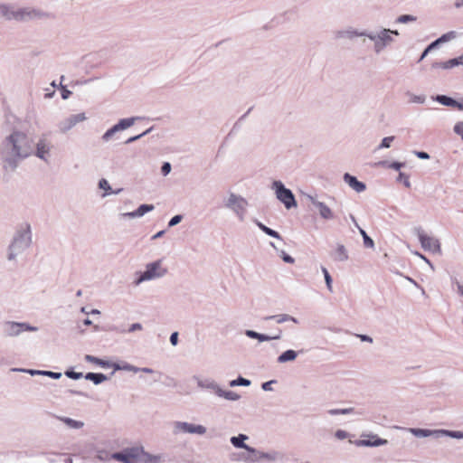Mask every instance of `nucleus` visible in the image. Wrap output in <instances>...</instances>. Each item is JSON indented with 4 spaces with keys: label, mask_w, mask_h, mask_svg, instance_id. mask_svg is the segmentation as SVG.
<instances>
[{
    "label": "nucleus",
    "mask_w": 463,
    "mask_h": 463,
    "mask_svg": "<svg viewBox=\"0 0 463 463\" xmlns=\"http://www.w3.org/2000/svg\"><path fill=\"white\" fill-rule=\"evenodd\" d=\"M250 437L246 434L240 433L237 436L230 438V442L235 449H242V451L233 452L230 455V458L234 462L242 463H283L286 460L284 452L279 449H258L247 444Z\"/></svg>",
    "instance_id": "obj_1"
},
{
    "label": "nucleus",
    "mask_w": 463,
    "mask_h": 463,
    "mask_svg": "<svg viewBox=\"0 0 463 463\" xmlns=\"http://www.w3.org/2000/svg\"><path fill=\"white\" fill-rule=\"evenodd\" d=\"M33 140L28 134L14 130L3 140L0 153L5 164L14 169L21 161L33 156Z\"/></svg>",
    "instance_id": "obj_2"
},
{
    "label": "nucleus",
    "mask_w": 463,
    "mask_h": 463,
    "mask_svg": "<svg viewBox=\"0 0 463 463\" xmlns=\"http://www.w3.org/2000/svg\"><path fill=\"white\" fill-rule=\"evenodd\" d=\"M33 245V229L27 222H22L15 228L12 238L5 249V260L12 265H16L20 259Z\"/></svg>",
    "instance_id": "obj_3"
},
{
    "label": "nucleus",
    "mask_w": 463,
    "mask_h": 463,
    "mask_svg": "<svg viewBox=\"0 0 463 463\" xmlns=\"http://www.w3.org/2000/svg\"><path fill=\"white\" fill-rule=\"evenodd\" d=\"M399 35L397 30L377 27L368 31L367 38L372 43L373 52L376 55L383 53L395 43V36Z\"/></svg>",
    "instance_id": "obj_4"
},
{
    "label": "nucleus",
    "mask_w": 463,
    "mask_h": 463,
    "mask_svg": "<svg viewBox=\"0 0 463 463\" xmlns=\"http://www.w3.org/2000/svg\"><path fill=\"white\" fill-rule=\"evenodd\" d=\"M194 380L196 382L198 388L211 391L218 398H222L230 402H237L241 399L240 394L233 391L223 389L215 380L212 378L194 376Z\"/></svg>",
    "instance_id": "obj_5"
},
{
    "label": "nucleus",
    "mask_w": 463,
    "mask_h": 463,
    "mask_svg": "<svg viewBox=\"0 0 463 463\" xmlns=\"http://www.w3.org/2000/svg\"><path fill=\"white\" fill-rule=\"evenodd\" d=\"M167 273L166 267L164 266L162 260L149 262L146 265L145 270L137 274L135 285L138 286L144 282L158 279Z\"/></svg>",
    "instance_id": "obj_6"
},
{
    "label": "nucleus",
    "mask_w": 463,
    "mask_h": 463,
    "mask_svg": "<svg viewBox=\"0 0 463 463\" xmlns=\"http://www.w3.org/2000/svg\"><path fill=\"white\" fill-rule=\"evenodd\" d=\"M224 206L234 213L238 221H245L249 206V202L246 198L231 192L224 200Z\"/></svg>",
    "instance_id": "obj_7"
},
{
    "label": "nucleus",
    "mask_w": 463,
    "mask_h": 463,
    "mask_svg": "<svg viewBox=\"0 0 463 463\" xmlns=\"http://www.w3.org/2000/svg\"><path fill=\"white\" fill-rule=\"evenodd\" d=\"M33 146L34 152L33 156H35L45 164H49L52 160L54 147L52 140L46 135H42L39 137L36 143H33Z\"/></svg>",
    "instance_id": "obj_8"
},
{
    "label": "nucleus",
    "mask_w": 463,
    "mask_h": 463,
    "mask_svg": "<svg viewBox=\"0 0 463 463\" xmlns=\"http://www.w3.org/2000/svg\"><path fill=\"white\" fill-rule=\"evenodd\" d=\"M276 198L284 204L286 209L297 207V202L291 190L285 187L281 181H274L271 184Z\"/></svg>",
    "instance_id": "obj_9"
},
{
    "label": "nucleus",
    "mask_w": 463,
    "mask_h": 463,
    "mask_svg": "<svg viewBox=\"0 0 463 463\" xmlns=\"http://www.w3.org/2000/svg\"><path fill=\"white\" fill-rule=\"evenodd\" d=\"M39 328L27 322L7 320L3 324V332L5 336L17 337L24 332H37Z\"/></svg>",
    "instance_id": "obj_10"
},
{
    "label": "nucleus",
    "mask_w": 463,
    "mask_h": 463,
    "mask_svg": "<svg viewBox=\"0 0 463 463\" xmlns=\"http://www.w3.org/2000/svg\"><path fill=\"white\" fill-rule=\"evenodd\" d=\"M173 432L175 435L190 434L204 436L207 433V428L202 424L176 420L173 423Z\"/></svg>",
    "instance_id": "obj_11"
},
{
    "label": "nucleus",
    "mask_w": 463,
    "mask_h": 463,
    "mask_svg": "<svg viewBox=\"0 0 463 463\" xmlns=\"http://www.w3.org/2000/svg\"><path fill=\"white\" fill-rule=\"evenodd\" d=\"M32 13L27 8H18L13 5L0 4V15L6 20L23 21L31 17Z\"/></svg>",
    "instance_id": "obj_12"
},
{
    "label": "nucleus",
    "mask_w": 463,
    "mask_h": 463,
    "mask_svg": "<svg viewBox=\"0 0 463 463\" xmlns=\"http://www.w3.org/2000/svg\"><path fill=\"white\" fill-rule=\"evenodd\" d=\"M306 199L317 211L321 219L325 221H332L335 218V213L326 203L318 200L317 195L307 194Z\"/></svg>",
    "instance_id": "obj_13"
},
{
    "label": "nucleus",
    "mask_w": 463,
    "mask_h": 463,
    "mask_svg": "<svg viewBox=\"0 0 463 463\" xmlns=\"http://www.w3.org/2000/svg\"><path fill=\"white\" fill-rule=\"evenodd\" d=\"M139 451H141V445L128 447L120 452L112 454V459L121 463H137L139 458Z\"/></svg>",
    "instance_id": "obj_14"
},
{
    "label": "nucleus",
    "mask_w": 463,
    "mask_h": 463,
    "mask_svg": "<svg viewBox=\"0 0 463 463\" xmlns=\"http://www.w3.org/2000/svg\"><path fill=\"white\" fill-rule=\"evenodd\" d=\"M87 119V116L84 112L78 114H71L62 120L58 125V130L61 134H66L71 130L77 124L83 122Z\"/></svg>",
    "instance_id": "obj_15"
},
{
    "label": "nucleus",
    "mask_w": 463,
    "mask_h": 463,
    "mask_svg": "<svg viewBox=\"0 0 463 463\" xmlns=\"http://www.w3.org/2000/svg\"><path fill=\"white\" fill-rule=\"evenodd\" d=\"M137 118H135V117H132V118H121L116 125H114L113 127H111L110 128H109L101 137V139L103 140V142H109V140H111V138L113 137V136L119 132V131H123V130H126L128 128H129L130 127H132L135 122L137 121Z\"/></svg>",
    "instance_id": "obj_16"
},
{
    "label": "nucleus",
    "mask_w": 463,
    "mask_h": 463,
    "mask_svg": "<svg viewBox=\"0 0 463 463\" xmlns=\"http://www.w3.org/2000/svg\"><path fill=\"white\" fill-rule=\"evenodd\" d=\"M418 239L424 250L439 254L441 252L440 242L437 238L430 236L424 232H420Z\"/></svg>",
    "instance_id": "obj_17"
},
{
    "label": "nucleus",
    "mask_w": 463,
    "mask_h": 463,
    "mask_svg": "<svg viewBox=\"0 0 463 463\" xmlns=\"http://www.w3.org/2000/svg\"><path fill=\"white\" fill-rule=\"evenodd\" d=\"M362 437L364 439H357L354 442L356 447H380L388 443L387 439H382L373 433H364Z\"/></svg>",
    "instance_id": "obj_18"
},
{
    "label": "nucleus",
    "mask_w": 463,
    "mask_h": 463,
    "mask_svg": "<svg viewBox=\"0 0 463 463\" xmlns=\"http://www.w3.org/2000/svg\"><path fill=\"white\" fill-rule=\"evenodd\" d=\"M368 31L366 30H359L354 27H347L344 30H340L336 33L337 39H347L354 40L355 38L366 37L367 38Z\"/></svg>",
    "instance_id": "obj_19"
},
{
    "label": "nucleus",
    "mask_w": 463,
    "mask_h": 463,
    "mask_svg": "<svg viewBox=\"0 0 463 463\" xmlns=\"http://www.w3.org/2000/svg\"><path fill=\"white\" fill-rule=\"evenodd\" d=\"M406 430L417 438H430V437H432L434 439L440 438V430L409 428V429H406Z\"/></svg>",
    "instance_id": "obj_20"
},
{
    "label": "nucleus",
    "mask_w": 463,
    "mask_h": 463,
    "mask_svg": "<svg viewBox=\"0 0 463 463\" xmlns=\"http://www.w3.org/2000/svg\"><path fill=\"white\" fill-rule=\"evenodd\" d=\"M155 209L153 204H141L136 211L123 213L120 214L122 219L129 218H140L144 216L146 213L152 212Z\"/></svg>",
    "instance_id": "obj_21"
},
{
    "label": "nucleus",
    "mask_w": 463,
    "mask_h": 463,
    "mask_svg": "<svg viewBox=\"0 0 463 463\" xmlns=\"http://www.w3.org/2000/svg\"><path fill=\"white\" fill-rule=\"evenodd\" d=\"M343 179L345 183L356 193H363L366 189L364 183L360 182L355 176L348 173L344 175Z\"/></svg>",
    "instance_id": "obj_22"
},
{
    "label": "nucleus",
    "mask_w": 463,
    "mask_h": 463,
    "mask_svg": "<svg viewBox=\"0 0 463 463\" xmlns=\"http://www.w3.org/2000/svg\"><path fill=\"white\" fill-rule=\"evenodd\" d=\"M164 461V458L160 454H151L145 450L144 447L141 445V451H139V458L138 462L140 463H162Z\"/></svg>",
    "instance_id": "obj_23"
},
{
    "label": "nucleus",
    "mask_w": 463,
    "mask_h": 463,
    "mask_svg": "<svg viewBox=\"0 0 463 463\" xmlns=\"http://www.w3.org/2000/svg\"><path fill=\"white\" fill-rule=\"evenodd\" d=\"M245 335L251 339H257L260 343L269 342L271 340H278L280 338V335H269L261 333H258L256 331L247 329L244 332Z\"/></svg>",
    "instance_id": "obj_24"
},
{
    "label": "nucleus",
    "mask_w": 463,
    "mask_h": 463,
    "mask_svg": "<svg viewBox=\"0 0 463 463\" xmlns=\"http://www.w3.org/2000/svg\"><path fill=\"white\" fill-rule=\"evenodd\" d=\"M332 257L335 261L344 262L348 260L349 255L346 248L343 244H337L332 252Z\"/></svg>",
    "instance_id": "obj_25"
},
{
    "label": "nucleus",
    "mask_w": 463,
    "mask_h": 463,
    "mask_svg": "<svg viewBox=\"0 0 463 463\" xmlns=\"http://www.w3.org/2000/svg\"><path fill=\"white\" fill-rule=\"evenodd\" d=\"M58 420L64 423L69 429L80 430L84 427V422L65 416H57Z\"/></svg>",
    "instance_id": "obj_26"
},
{
    "label": "nucleus",
    "mask_w": 463,
    "mask_h": 463,
    "mask_svg": "<svg viewBox=\"0 0 463 463\" xmlns=\"http://www.w3.org/2000/svg\"><path fill=\"white\" fill-rule=\"evenodd\" d=\"M298 355V352L293 350V349H288L281 353L278 358L277 363L278 364H286L288 362H294Z\"/></svg>",
    "instance_id": "obj_27"
},
{
    "label": "nucleus",
    "mask_w": 463,
    "mask_h": 463,
    "mask_svg": "<svg viewBox=\"0 0 463 463\" xmlns=\"http://www.w3.org/2000/svg\"><path fill=\"white\" fill-rule=\"evenodd\" d=\"M99 188L104 190V194H102V197H106L110 194H118L122 191V188H118V189L113 191L109 181L104 178H102L99 181Z\"/></svg>",
    "instance_id": "obj_28"
},
{
    "label": "nucleus",
    "mask_w": 463,
    "mask_h": 463,
    "mask_svg": "<svg viewBox=\"0 0 463 463\" xmlns=\"http://www.w3.org/2000/svg\"><path fill=\"white\" fill-rule=\"evenodd\" d=\"M253 222L267 235H269L272 238H275V239L281 240V236L279 235V233L278 232L269 228L268 226L264 225L262 222H260V221H258L256 219Z\"/></svg>",
    "instance_id": "obj_29"
},
{
    "label": "nucleus",
    "mask_w": 463,
    "mask_h": 463,
    "mask_svg": "<svg viewBox=\"0 0 463 463\" xmlns=\"http://www.w3.org/2000/svg\"><path fill=\"white\" fill-rule=\"evenodd\" d=\"M269 318L275 320L277 324H283V323H286L288 321H291L295 324H298V320L296 317H294L290 315H288V314H280V315L271 316Z\"/></svg>",
    "instance_id": "obj_30"
},
{
    "label": "nucleus",
    "mask_w": 463,
    "mask_h": 463,
    "mask_svg": "<svg viewBox=\"0 0 463 463\" xmlns=\"http://www.w3.org/2000/svg\"><path fill=\"white\" fill-rule=\"evenodd\" d=\"M84 377L86 380L91 381L96 385L100 384L108 379L105 374L97 373H88Z\"/></svg>",
    "instance_id": "obj_31"
},
{
    "label": "nucleus",
    "mask_w": 463,
    "mask_h": 463,
    "mask_svg": "<svg viewBox=\"0 0 463 463\" xmlns=\"http://www.w3.org/2000/svg\"><path fill=\"white\" fill-rule=\"evenodd\" d=\"M84 359H85V361H87L89 363H92V364H98L99 366H100L102 368H109L111 366V363L110 362L99 359V358L95 357V356L90 355V354H86Z\"/></svg>",
    "instance_id": "obj_32"
},
{
    "label": "nucleus",
    "mask_w": 463,
    "mask_h": 463,
    "mask_svg": "<svg viewBox=\"0 0 463 463\" xmlns=\"http://www.w3.org/2000/svg\"><path fill=\"white\" fill-rule=\"evenodd\" d=\"M406 96L408 100L412 104H424L426 101V96L423 94H414L412 92H407Z\"/></svg>",
    "instance_id": "obj_33"
},
{
    "label": "nucleus",
    "mask_w": 463,
    "mask_h": 463,
    "mask_svg": "<svg viewBox=\"0 0 463 463\" xmlns=\"http://www.w3.org/2000/svg\"><path fill=\"white\" fill-rule=\"evenodd\" d=\"M433 99L438 101L441 105L448 107H452L453 105L457 104V100L445 95H437L436 97L433 98Z\"/></svg>",
    "instance_id": "obj_34"
},
{
    "label": "nucleus",
    "mask_w": 463,
    "mask_h": 463,
    "mask_svg": "<svg viewBox=\"0 0 463 463\" xmlns=\"http://www.w3.org/2000/svg\"><path fill=\"white\" fill-rule=\"evenodd\" d=\"M354 408L330 409L327 411V414H329L331 416L348 415V414H354Z\"/></svg>",
    "instance_id": "obj_35"
},
{
    "label": "nucleus",
    "mask_w": 463,
    "mask_h": 463,
    "mask_svg": "<svg viewBox=\"0 0 463 463\" xmlns=\"http://www.w3.org/2000/svg\"><path fill=\"white\" fill-rule=\"evenodd\" d=\"M442 437H449L453 439H463L462 431H455V430H440V438Z\"/></svg>",
    "instance_id": "obj_36"
},
{
    "label": "nucleus",
    "mask_w": 463,
    "mask_h": 463,
    "mask_svg": "<svg viewBox=\"0 0 463 463\" xmlns=\"http://www.w3.org/2000/svg\"><path fill=\"white\" fill-rule=\"evenodd\" d=\"M13 372H22V373H29L30 375L32 376H35V375H43V376H45V373H46V371H43V370H34V369H23V368H13L12 369Z\"/></svg>",
    "instance_id": "obj_37"
},
{
    "label": "nucleus",
    "mask_w": 463,
    "mask_h": 463,
    "mask_svg": "<svg viewBox=\"0 0 463 463\" xmlns=\"http://www.w3.org/2000/svg\"><path fill=\"white\" fill-rule=\"evenodd\" d=\"M229 385L231 387H236V386H250V381L246 379V378H243L241 376L238 377L237 379L235 380H232L230 383H229Z\"/></svg>",
    "instance_id": "obj_38"
},
{
    "label": "nucleus",
    "mask_w": 463,
    "mask_h": 463,
    "mask_svg": "<svg viewBox=\"0 0 463 463\" xmlns=\"http://www.w3.org/2000/svg\"><path fill=\"white\" fill-rule=\"evenodd\" d=\"M359 232L360 234L362 235L363 237V241H364V247L366 248H370V249H373L374 247V242L367 235V233L365 232V231L362 228H359Z\"/></svg>",
    "instance_id": "obj_39"
},
{
    "label": "nucleus",
    "mask_w": 463,
    "mask_h": 463,
    "mask_svg": "<svg viewBox=\"0 0 463 463\" xmlns=\"http://www.w3.org/2000/svg\"><path fill=\"white\" fill-rule=\"evenodd\" d=\"M321 270L324 275L327 289L330 292H333V279H332L331 275L329 274L328 270L325 267H322Z\"/></svg>",
    "instance_id": "obj_40"
},
{
    "label": "nucleus",
    "mask_w": 463,
    "mask_h": 463,
    "mask_svg": "<svg viewBox=\"0 0 463 463\" xmlns=\"http://www.w3.org/2000/svg\"><path fill=\"white\" fill-rule=\"evenodd\" d=\"M96 458L100 461L108 462L112 459V454H109L105 449H98L96 452Z\"/></svg>",
    "instance_id": "obj_41"
},
{
    "label": "nucleus",
    "mask_w": 463,
    "mask_h": 463,
    "mask_svg": "<svg viewBox=\"0 0 463 463\" xmlns=\"http://www.w3.org/2000/svg\"><path fill=\"white\" fill-rule=\"evenodd\" d=\"M457 37V33L454 31L448 32L442 34L439 38H438L439 42L441 43L449 42Z\"/></svg>",
    "instance_id": "obj_42"
},
{
    "label": "nucleus",
    "mask_w": 463,
    "mask_h": 463,
    "mask_svg": "<svg viewBox=\"0 0 463 463\" xmlns=\"http://www.w3.org/2000/svg\"><path fill=\"white\" fill-rule=\"evenodd\" d=\"M415 21L416 17L411 14H402L396 19V22L399 24H408Z\"/></svg>",
    "instance_id": "obj_43"
},
{
    "label": "nucleus",
    "mask_w": 463,
    "mask_h": 463,
    "mask_svg": "<svg viewBox=\"0 0 463 463\" xmlns=\"http://www.w3.org/2000/svg\"><path fill=\"white\" fill-rule=\"evenodd\" d=\"M394 140V137H386L383 138L381 144L377 146V150L383 149V148H389L392 145V142Z\"/></svg>",
    "instance_id": "obj_44"
},
{
    "label": "nucleus",
    "mask_w": 463,
    "mask_h": 463,
    "mask_svg": "<svg viewBox=\"0 0 463 463\" xmlns=\"http://www.w3.org/2000/svg\"><path fill=\"white\" fill-rule=\"evenodd\" d=\"M64 374L68 377V378H71V379H73V380H78V379H80L83 377V374L82 373H76V372H73V371H71V370H67Z\"/></svg>",
    "instance_id": "obj_45"
},
{
    "label": "nucleus",
    "mask_w": 463,
    "mask_h": 463,
    "mask_svg": "<svg viewBox=\"0 0 463 463\" xmlns=\"http://www.w3.org/2000/svg\"><path fill=\"white\" fill-rule=\"evenodd\" d=\"M121 368H122V371L132 372V373H138L139 372V367H137V366L132 365V364H128V363H124L122 364Z\"/></svg>",
    "instance_id": "obj_46"
},
{
    "label": "nucleus",
    "mask_w": 463,
    "mask_h": 463,
    "mask_svg": "<svg viewBox=\"0 0 463 463\" xmlns=\"http://www.w3.org/2000/svg\"><path fill=\"white\" fill-rule=\"evenodd\" d=\"M453 130L463 140V121H459V122L456 123L453 128Z\"/></svg>",
    "instance_id": "obj_47"
},
{
    "label": "nucleus",
    "mask_w": 463,
    "mask_h": 463,
    "mask_svg": "<svg viewBox=\"0 0 463 463\" xmlns=\"http://www.w3.org/2000/svg\"><path fill=\"white\" fill-rule=\"evenodd\" d=\"M335 437L337 439H340V440H343V439H345L349 437V433L344 430H337L335 432Z\"/></svg>",
    "instance_id": "obj_48"
},
{
    "label": "nucleus",
    "mask_w": 463,
    "mask_h": 463,
    "mask_svg": "<svg viewBox=\"0 0 463 463\" xmlns=\"http://www.w3.org/2000/svg\"><path fill=\"white\" fill-rule=\"evenodd\" d=\"M183 220V216L180 214L175 215L168 222V227H174L177 225Z\"/></svg>",
    "instance_id": "obj_49"
},
{
    "label": "nucleus",
    "mask_w": 463,
    "mask_h": 463,
    "mask_svg": "<svg viewBox=\"0 0 463 463\" xmlns=\"http://www.w3.org/2000/svg\"><path fill=\"white\" fill-rule=\"evenodd\" d=\"M280 257L286 263L293 264L295 262L294 258L286 253L284 250L280 251Z\"/></svg>",
    "instance_id": "obj_50"
},
{
    "label": "nucleus",
    "mask_w": 463,
    "mask_h": 463,
    "mask_svg": "<svg viewBox=\"0 0 463 463\" xmlns=\"http://www.w3.org/2000/svg\"><path fill=\"white\" fill-rule=\"evenodd\" d=\"M443 70H449V69H451L453 67H456V66H458V63H457V60L454 58V59H450L447 61H444V64H443Z\"/></svg>",
    "instance_id": "obj_51"
},
{
    "label": "nucleus",
    "mask_w": 463,
    "mask_h": 463,
    "mask_svg": "<svg viewBox=\"0 0 463 463\" xmlns=\"http://www.w3.org/2000/svg\"><path fill=\"white\" fill-rule=\"evenodd\" d=\"M171 172V165L168 162L163 164L161 167V173L163 175H167Z\"/></svg>",
    "instance_id": "obj_52"
},
{
    "label": "nucleus",
    "mask_w": 463,
    "mask_h": 463,
    "mask_svg": "<svg viewBox=\"0 0 463 463\" xmlns=\"http://www.w3.org/2000/svg\"><path fill=\"white\" fill-rule=\"evenodd\" d=\"M142 329L143 326L140 323H134L129 326L128 332L131 333L135 331H141Z\"/></svg>",
    "instance_id": "obj_53"
},
{
    "label": "nucleus",
    "mask_w": 463,
    "mask_h": 463,
    "mask_svg": "<svg viewBox=\"0 0 463 463\" xmlns=\"http://www.w3.org/2000/svg\"><path fill=\"white\" fill-rule=\"evenodd\" d=\"M45 376L57 380L61 377V373L52 371H46Z\"/></svg>",
    "instance_id": "obj_54"
},
{
    "label": "nucleus",
    "mask_w": 463,
    "mask_h": 463,
    "mask_svg": "<svg viewBox=\"0 0 463 463\" xmlns=\"http://www.w3.org/2000/svg\"><path fill=\"white\" fill-rule=\"evenodd\" d=\"M275 383V381L271 380V381H269V382H266L264 383H262L261 385V388L262 390L266 391V392H270L272 391V387L271 385Z\"/></svg>",
    "instance_id": "obj_55"
},
{
    "label": "nucleus",
    "mask_w": 463,
    "mask_h": 463,
    "mask_svg": "<svg viewBox=\"0 0 463 463\" xmlns=\"http://www.w3.org/2000/svg\"><path fill=\"white\" fill-rule=\"evenodd\" d=\"M149 132V129L143 132L142 134H139L137 136H135V137H129L127 141H126V144H130L137 139H139L141 137L145 136L146 134H147Z\"/></svg>",
    "instance_id": "obj_56"
},
{
    "label": "nucleus",
    "mask_w": 463,
    "mask_h": 463,
    "mask_svg": "<svg viewBox=\"0 0 463 463\" xmlns=\"http://www.w3.org/2000/svg\"><path fill=\"white\" fill-rule=\"evenodd\" d=\"M44 91H45V93H44V97H45L46 99H52V98L54 96V94H55V90H53V89H52V88H50V87H49V88H46V89L44 90Z\"/></svg>",
    "instance_id": "obj_57"
},
{
    "label": "nucleus",
    "mask_w": 463,
    "mask_h": 463,
    "mask_svg": "<svg viewBox=\"0 0 463 463\" xmlns=\"http://www.w3.org/2000/svg\"><path fill=\"white\" fill-rule=\"evenodd\" d=\"M403 163L392 162L389 165V167L396 171H399L402 167H403Z\"/></svg>",
    "instance_id": "obj_58"
},
{
    "label": "nucleus",
    "mask_w": 463,
    "mask_h": 463,
    "mask_svg": "<svg viewBox=\"0 0 463 463\" xmlns=\"http://www.w3.org/2000/svg\"><path fill=\"white\" fill-rule=\"evenodd\" d=\"M399 180H402V181H403V183H404V185H405L406 187H410L411 183H410V181H409L408 176H406L404 174L400 173Z\"/></svg>",
    "instance_id": "obj_59"
},
{
    "label": "nucleus",
    "mask_w": 463,
    "mask_h": 463,
    "mask_svg": "<svg viewBox=\"0 0 463 463\" xmlns=\"http://www.w3.org/2000/svg\"><path fill=\"white\" fill-rule=\"evenodd\" d=\"M170 343L173 345H176L177 343H178V333L177 332H174L171 335H170Z\"/></svg>",
    "instance_id": "obj_60"
},
{
    "label": "nucleus",
    "mask_w": 463,
    "mask_h": 463,
    "mask_svg": "<svg viewBox=\"0 0 463 463\" xmlns=\"http://www.w3.org/2000/svg\"><path fill=\"white\" fill-rule=\"evenodd\" d=\"M414 254L416 256H418L419 258H420L421 260H423L426 263H428L432 269H434L432 263L424 255H422L421 253H420L418 251L414 252Z\"/></svg>",
    "instance_id": "obj_61"
},
{
    "label": "nucleus",
    "mask_w": 463,
    "mask_h": 463,
    "mask_svg": "<svg viewBox=\"0 0 463 463\" xmlns=\"http://www.w3.org/2000/svg\"><path fill=\"white\" fill-rule=\"evenodd\" d=\"M415 155L417 157H419L420 159H429L430 158V155L426 152L417 151V152H415Z\"/></svg>",
    "instance_id": "obj_62"
},
{
    "label": "nucleus",
    "mask_w": 463,
    "mask_h": 463,
    "mask_svg": "<svg viewBox=\"0 0 463 463\" xmlns=\"http://www.w3.org/2000/svg\"><path fill=\"white\" fill-rule=\"evenodd\" d=\"M357 337H359L361 339V341H363V342L373 343V338L369 335H357Z\"/></svg>",
    "instance_id": "obj_63"
},
{
    "label": "nucleus",
    "mask_w": 463,
    "mask_h": 463,
    "mask_svg": "<svg viewBox=\"0 0 463 463\" xmlns=\"http://www.w3.org/2000/svg\"><path fill=\"white\" fill-rule=\"evenodd\" d=\"M458 292L463 297V284L459 283L458 281H456Z\"/></svg>",
    "instance_id": "obj_64"
}]
</instances>
